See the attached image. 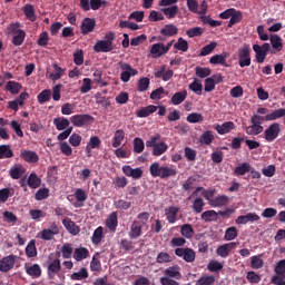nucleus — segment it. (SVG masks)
I'll return each mask as SVG.
<instances>
[{"mask_svg":"<svg viewBox=\"0 0 285 285\" xmlns=\"http://www.w3.org/2000/svg\"><path fill=\"white\" fill-rule=\"evenodd\" d=\"M151 177H159L160 179H168L177 176V168L175 166H161L159 163H154L149 167Z\"/></svg>","mask_w":285,"mask_h":285,"instance_id":"nucleus-1","label":"nucleus"},{"mask_svg":"<svg viewBox=\"0 0 285 285\" xmlns=\"http://www.w3.org/2000/svg\"><path fill=\"white\" fill-rule=\"evenodd\" d=\"M114 41L115 32H108L107 35H105V40H98L95 43V52H112V50H115V47L112 46Z\"/></svg>","mask_w":285,"mask_h":285,"instance_id":"nucleus-2","label":"nucleus"},{"mask_svg":"<svg viewBox=\"0 0 285 285\" xmlns=\"http://www.w3.org/2000/svg\"><path fill=\"white\" fill-rule=\"evenodd\" d=\"M118 66L121 70L120 80L122 83H128V81H130V77H137V75H139V71L132 68L128 62L120 61L118 62Z\"/></svg>","mask_w":285,"mask_h":285,"instance_id":"nucleus-3","label":"nucleus"},{"mask_svg":"<svg viewBox=\"0 0 285 285\" xmlns=\"http://www.w3.org/2000/svg\"><path fill=\"white\" fill-rule=\"evenodd\" d=\"M70 121L76 128H83V126L95 124V117L90 116V114H78L71 116Z\"/></svg>","mask_w":285,"mask_h":285,"instance_id":"nucleus-4","label":"nucleus"},{"mask_svg":"<svg viewBox=\"0 0 285 285\" xmlns=\"http://www.w3.org/2000/svg\"><path fill=\"white\" fill-rule=\"evenodd\" d=\"M250 63V46L245 43L238 49V66L239 68H248Z\"/></svg>","mask_w":285,"mask_h":285,"instance_id":"nucleus-5","label":"nucleus"},{"mask_svg":"<svg viewBox=\"0 0 285 285\" xmlns=\"http://www.w3.org/2000/svg\"><path fill=\"white\" fill-rule=\"evenodd\" d=\"M253 50L256 55L257 63H264V61H266V57H268V52H271V43L265 42L262 46L253 45Z\"/></svg>","mask_w":285,"mask_h":285,"instance_id":"nucleus-6","label":"nucleus"},{"mask_svg":"<svg viewBox=\"0 0 285 285\" xmlns=\"http://www.w3.org/2000/svg\"><path fill=\"white\" fill-rule=\"evenodd\" d=\"M279 132H282V127L279 126L278 122H273L264 131L265 141H267L268 144L275 141V139L279 137Z\"/></svg>","mask_w":285,"mask_h":285,"instance_id":"nucleus-7","label":"nucleus"},{"mask_svg":"<svg viewBox=\"0 0 285 285\" xmlns=\"http://www.w3.org/2000/svg\"><path fill=\"white\" fill-rule=\"evenodd\" d=\"M175 255L177 257H183V259H185L188 264L193 263L195 261L196 254L195 250L193 248H181L178 247L175 249Z\"/></svg>","mask_w":285,"mask_h":285,"instance_id":"nucleus-8","label":"nucleus"},{"mask_svg":"<svg viewBox=\"0 0 285 285\" xmlns=\"http://www.w3.org/2000/svg\"><path fill=\"white\" fill-rule=\"evenodd\" d=\"M95 28H97V21L92 18H85L80 26L81 35H90V32H95Z\"/></svg>","mask_w":285,"mask_h":285,"instance_id":"nucleus-9","label":"nucleus"},{"mask_svg":"<svg viewBox=\"0 0 285 285\" xmlns=\"http://www.w3.org/2000/svg\"><path fill=\"white\" fill-rule=\"evenodd\" d=\"M14 255L4 256L0 259V273H10L14 268Z\"/></svg>","mask_w":285,"mask_h":285,"instance_id":"nucleus-10","label":"nucleus"},{"mask_svg":"<svg viewBox=\"0 0 285 285\" xmlns=\"http://www.w3.org/2000/svg\"><path fill=\"white\" fill-rule=\"evenodd\" d=\"M269 41L272 45L271 55H277V52H282V50H284V42H282V37L277 35H271Z\"/></svg>","mask_w":285,"mask_h":285,"instance_id":"nucleus-11","label":"nucleus"},{"mask_svg":"<svg viewBox=\"0 0 285 285\" xmlns=\"http://www.w3.org/2000/svg\"><path fill=\"white\" fill-rule=\"evenodd\" d=\"M122 173L126 177H132V179H141L144 177V170L141 168L132 169L130 165L122 166Z\"/></svg>","mask_w":285,"mask_h":285,"instance_id":"nucleus-12","label":"nucleus"},{"mask_svg":"<svg viewBox=\"0 0 285 285\" xmlns=\"http://www.w3.org/2000/svg\"><path fill=\"white\" fill-rule=\"evenodd\" d=\"M234 248H237V243H226L218 246V248L216 249V254L219 257H223V259H226V257L230 255V250H234Z\"/></svg>","mask_w":285,"mask_h":285,"instance_id":"nucleus-13","label":"nucleus"},{"mask_svg":"<svg viewBox=\"0 0 285 285\" xmlns=\"http://www.w3.org/2000/svg\"><path fill=\"white\" fill-rule=\"evenodd\" d=\"M230 57V53L223 52L220 55H215L209 59V63H213L214 66H223L224 68H228V63L226 62V59Z\"/></svg>","mask_w":285,"mask_h":285,"instance_id":"nucleus-14","label":"nucleus"},{"mask_svg":"<svg viewBox=\"0 0 285 285\" xmlns=\"http://www.w3.org/2000/svg\"><path fill=\"white\" fill-rule=\"evenodd\" d=\"M253 222H259V215L248 213L247 215L238 216L235 220V223L238 225H246L248 223L253 224Z\"/></svg>","mask_w":285,"mask_h":285,"instance_id":"nucleus-15","label":"nucleus"},{"mask_svg":"<svg viewBox=\"0 0 285 285\" xmlns=\"http://www.w3.org/2000/svg\"><path fill=\"white\" fill-rule=\"evenodd\" d=\"M214 130L218 132V135H228L232 130H235V122L226 121L222 125H215Z\"/></svg>","mask_w":285,"mask_h":285,"instance_id":"nucleus-16","label":"nucleus"},{"mask_svg":"<svg viewBox=\"0 0 285 285\" xmlns=\"http://www.w3.org/2000/svg\"><path fill=\"white\" fill-rule=\"evenodd\" d=\"M106 226L111 230V233H115L117 230V226H119V219L117 212H112L106 219Z\"/></svg>","mask_w":285,"mask_h":285,"instance_id":"nucleus-17","label":"nucleus"},{"mask_svg":"<svg viewBox=\"0 0 285 285\" xmlns=\"http://www.w3.org/2000/svg\"><path fill=\"white\" fill-rule=\"evenodd\" d=\"M20 157L23 161H27V164H37V161H39V155L32 150H22Z\"/></svg>","mask_w":285,"mask_h":285,"instance_id":"nucleus-18","label":"nucleus"},{"mask_svg":"<svg viewBox=\"0 0 285 285\" xmlns=\"http://www.w3.org/2000/svg\"><path fill=\"white\" fill-rule=\"evenodd\" d=\"M62 225L65 226L66 230L70 233V235H79V226H77V224L72 219L65 218L62 220Z\"/></svg>","mask_w":285,"mask_h":285,"instance_id":"nucleus-19","label":"nucleus"},{"mask_svg":"<svg viewBox=\"0 0 285 285\" xmlns=\"http://www.w3.org/2000/svg\"><path fill=\"white\" fill-rule=\"evenodd\" d=\"M179 213V207L170 206L165 209L166 219L169 224H175L177 222V215Z\"/></svg>","mask_w":285,"mask_h":285,"instance_id":"nucleus-20","label":"nucleus"},{"mask_svg":"<svg viewBox=\"0 0 285 285\" xmlns=\"http://www.w3.org/2000/svg\"><path fill=\"white\" fill-rule=\"evenodd\" d=\"M179 32V28H177V26L169 23V24H165L164 28L160 30V35H163V37H175L177 36Z\"/></svg>","mask_w":285,"mask_h":285,"instance_id":"nucleus-21","label":"nucleus"},{"mask_svg":"<svg viewBox=\"0 0 285 285\" xmlns=\"http://www.w3.org/2000/svg\"><path fill=\"white\" fill-rule=\"evenodd\" d=\"M209 205L213 206V208H222V206L228 205V196L222 195L217 196L213 199H209Z\"/></svg>","mask_w":285,"mask_h":285,"instance_id":"nucleus-22","label":"nucleus"},{"mask_svg":"<svg viewBox=\"0 0 285 285\" xmlns=\"http://www.w3.org/2000/svg\"><path fill=\"white\" fill-rule=\"evenodd\" d=\"M90 252L86 247H77L73 252V259L76 262H83V259H88Z\"/></svg>","mask_w":285,"mask_h":285,"instance_id":"nucleus-23","label":"nucleus"},{"mask_svg":"<svg viewBox=\"0 0 285 285\" xmlns=\"http://www.w3.org/2000/svg\"><path fill=\"white\" fill-rule=\"evenodd\" d=\"M59 271H61V261H59L58 258H55L48 265L49 277L52 279V277H55V274L59 273Z\"/></svg>","mask_w":285,"mask_h":285,"instance_id":"nucleus-24","label":"nucleus"},{"mask_svg":"<svg viewBox=\"0 0 285 285\" xmlns=\"http://www.w3.org/2000/svg\"><path fill=\"white\" fill-rule=\"evenodd\" d=\"M187 97H188V91L186 90L177 91L176 94L173 95L170 101L173 106H179L180 104H184V101H186Z\"/></svg>","mask_w":285,"mask_h":285,"instance_id":"nucleus-25","label":"nucleus"},{"mask_svg":"<svg viewBox=\"0 0 285 285\" xmlns=\"http://www.w3.org/2000/svg\"><path fill=\"white\" fill-rule=\"evenodd\" d=\"M124 139H126V132L124 131V129L116 130L114 134L112 144H111L112 148H119Z\"/></svg>","mask_w":285,"mask_h":285,"instance_id":"nucleus-26","label":"nucleus"},{"mask_svg":"<svg viewBox=\"0 0 285 285\" xmlns=\"http://www.w3.org/2000/svg\"><path fill=\"white\" fill-rule=\"evenodd\" d=\"M245 132L252 137H257V135H262V132H264V126L252 124L245 128Z\"/></svg>","mask_w":285,"mask_h":285,"instance_id":"nucleus-27","label":"nucleus"},{"mask_svg":"<svg viewBox=\"0 0 285 285\" xmlns=\"http://www.w3.org/2000/svg\"><path fill=\"white\" fill-rule=\"evenodd\" d=\"M166 277H171V279H181V272L179 266H171L165 269Z\"/></svg>","mask_w":285,"mask_h":285,"instance_id":"nucleus-28","label":"nucleus"},{"mask_svg":"<svg viewBox=\"0 0 285 285\" xmlns=\"http://www.w3.org/2000/svg\"><path fill=\"white\" fill-rule=\"evenodd\" d=\"M23 14L24 17L33 23V21H37V13H35V6L28 3L23 7Z\"/></svg>","mask_w":285,"mask_h":285,"instance_id":"nucleus-29","label":"nucleus"},{"mask_svg":"<svg viewBox=\"0 0 285 285\" xmlns=\"http://www.w3.org/2000/svg\"><path fill=\"white\" fill-rule=\"evenodd\" d=\"M141 228H144L139 223H136L135 220L130 225V230H129V237L130 239H137L141 237Z\"/></svg>","mask_w":285,"mask_h":285,"instance_id":"nucleus-30","label":"nucleus"},{"mask_svg":"<svg viewBox=\"0 0 285 285\" xmlns=\"http://www.w3.org/2000/svg\"><path fill=\"white\" fill-rule=\"evenodd\" d=\"M14 157V151L10 145H0V159H12Z\"/></svg>","mask_w":285,"mask_h":285,"instance_id":"nucleus-31","label":"nucleus"},{"mask_svg":"<svg viewBox=\"0 0 285 285\" xmlns=\"http://www.w3.org/2000/svg\"><path fill=\"white\" fill-rule=\"evenodd\" d=\"M153 112H157V106L149 105V106L144 107L140 110H138L137 117H140V118L150 117V115H153Z\"/></svg>","mask_w":285,"mask_h":285,"instance_id":"nucleus-32","label":"nucleus"},{"mask_svg":"<svg viewBox=\"0 0 285 285\" xmlns=\"http://www.w3.org/2000/svg\"><path fill=\"white\" fill-rule=\"evenodd\" d=\"M104 240V227L99 226L98 228L95 229L94 235L91 237L92 244L95 246H99L101 242Z\"/></svg>","mask_w":285,"mask_h":285,"instance_id":"nucleus-33","label":"nucleus"},{"mask_svg":"<svg viewBox=\"0 0 285 285\" xmlns=\"http://www.w3.org/2000/svg\"><path fill=\"white\" fill-rule=\"evenodd\" d=\"M50 99H52V91L50 89H45L37 96V101L40 105L47 104Z\"/></svg>","mask_w":285,"mask_h":285,"instance_id":"nucleus-34","label":"nucleus"},{"mask_svg":"<svg viewBox=\"0 0 285 285\" xmlns=\"http://www.w3.org/2000/svg\"><path fill=\"white\" fill-rule=\"evenodd\" d=\"M160 12H163L167 19H175V17H177V12H179V7L171 6L168 8H161Z\"/></svg>","mask_w":285,"mask_h":285,"instance_id":"nucleus-35","label":"nucleus"},{"mask_svg":"<svg viewBox=\"0 0 285 285\" xmlns=\"http://www.w3.org/2000/svg\"><path fill=\"white\" fill-rule=\"evenodd\" d=\"M282 117H285L284 108L275 109L271 114L266 115L267 121H276V119H282Z\"/></svg>","mask_w":285,"mask_h":285,"instance_id":"nucleus-36","label":"nucleus"},{"mask_svg":"<svg viewBox=\"0 0 285 285\" xmlns=\"http://www.w3.org/2000/svg\"><path fill=\"white\" fill-rule=\"evenodd\" d=\"M26 273L30 277H41V266L38 264L26 266Z\"/></svg>","mask_w":285,"mask_h":285,"instance_id":"nucleus-37","label":"nucleus"},{"mask_svg":"<svg viewBox=\"0 0 285 285\" xmlns=\"http://www.w3.org/2000/svg\"><path fill=\"white\" fill-rule=\"evenodd\" d=\"M52 67L55 69V72H51L49 75V79H51L52 81H59V79H61V76L65 75L66 71L57 63H53Z\"/></svg>","mask_w":285,"mask_h":285,"instance_id":"nucleus-38","label":"nucleus"},{"mask_svg":"<svg viewBox=\"0 0 285 285\" xmlns=\"http://www.w3.org/2000/svg\"><path fill=\"white\" fill-rule=\"evenodd\" d=\"M21 88V83L17 81H8L6 85V90H8V92H11V95H19Z\"/></svg>","mask_w":285,"mask_h":285,"instance_id":"nucleus-39","label":"nucleus"},{"mask_svg":"<svg viewBox=\"0 0 285 285\" xmlns=\"http://www.w3.org/2000/svg\"><path fill=\"white\" fill-rule=\"evenodd\" d=\"M71 279L75 282H81V279H88V269L86 267H81L79 272H73L71 274Z\"/></svg>","mask_w":285,"mask_h":285,"instance_id":"nucleus-40","label":"nucleus"},{"mask_svg":"<svg viewBox=\"0 0 285 285\" xmlns=\"http://www.w3.org/2000/svg\"><path fill=\"white\" fill-rule=\"evenodd\" d=\"M199 141L205 146H210V144L215 141V135H213V131H204L199 138Z\"/></svg>","mask_w":285,"mask_h":285,"instance_id":"nucleus-41","label":"nucleus"},{"mask_svg":"<svg viewBox=\"0 0 285 285\" xmlns=\"http://www.w3.org/2000/svg\"><path fill=\"white\" fill-rule=\"evenodd\" d=\"M180 234L186 239H190L195 235V229H193V225L185 224L180 227Z\"/></svg>","mask_w":285,"mask_h":285,"instance_id":"nucleus-42","label":"nucleus"},{"mask_svg":"<svg viewBox=\"0 0 285 285\" xmlns=\"http://www.w3.org/2000/svg\"><path fill=\"white\" fill-rule=\"evenodd\" d=\"M219 214L213 209L206 210L202 214V219L204 222H217Z\"/></svg>","mask_w":285,"mask_h":285,"instance_id":"nucleus-43","label":"nucleus"},{"mask_svg":"<svg viewBox=\"0 0 285 285\" xmlns=\"http://www.w3.org/2000/svg\"><path fill=\"white\" fill-rule=\"evenodd\" d=\"M150 53L154 57H164L166 55V51H164V43L158 42L151 46Z\"/></svg>","mask_w":285,"mask_h":285,"instance_id":"nucleus-44","label":"nucleus"},{"mask_svg":"<svg viewBox=\"0 0 285 285\" xmlns=\"http://www.w3.org/2000/svg\"><path fill=\"white\" fill-rule=\"evenodd\" d=\"M27 184L30 188H39L41 186V178L37 174L32 173L29 175Z\"/></svg>","mask_w":285,"mask_h":285,"instance_id":"nucleus-45","label":"nucleus"},{"mask_svg":"<svg viewBox=\"0 0 285 285\" xmlns=\"http://www.w3.org/2000/svg\"><path fill=\"white\" fill-rule=\"evenodd\" d=\"M53 124L57 130H66L70 126V120L68 118H55Z\"/></svg>","mask_w":285,"mask_h":285,"instance_id":"nucleus-46","label":"nucleus"},{"mask_svg":"<svg viewBox=\"0 0 285 285\" xmlns=\"http://www.w3.org/2000/svg\"><path fill=\"white\" fill-rule=\"evenodd\" d=\"M213 71L210 70V68H206V67H196L195 68V75L196 77H199V79H206V77H210V73Z\"/></svg>","mask_w":285,"mask_h":285,"instance_id":"nucleus-47","label":"nucleus"},{"mask_svg":"<svg viewBox=\"0 0 285 285\" xmlns=\"http://www.w3.org/2000/svg\"><path fill=\"white\" fill-rule=\"evenodd\" d=\"M145 148H146V145L144 144V139L141 138L134 139V153H136V155H141Z\"/></svg>","mask_w":285,"mask_h":285,"instance_id":"nucleus-48","label":"nucleus"},{"mask_svg":"<svg viewBox=\"0 0 285 285\" xmlns=\"http://www.w3.org/2000/svg\"><path fill=\"white\" fill-rule=\"evenodd\" d=\"M148 219H150V214L147 212H142L137 216V219L134 222L144 228V226L148 224Z\"/></svg>","mask_w":285,"mask_h":285,"instance_id":"nucleus-49","label":"nucleus"},{"mask_svg":"<svg viewBox=\"0 0 285 285\" xmlns=\"http://www.w3.org/2000/svg\"><path fill=\"white\" fill-rule=\"evenodd\" d=\"M168 150V145L166 142H159L154 149H153V155L154 157H161L164 153Z\"/></svg>","mask_w":285,"mask_h":285,"instance_id":"nucleus-50","label":"nucleus"},{"mask_svg":"<svg viewBox=\"0 0 285 285\" xmlns=\"http://www.w3.org/2000/svg\"><path fill=\"white\" fill-rule=\"evenodd\" d=\"M242 19H243L242 11L235 10V12H233L230 16L228 28H233V26H236V23H239Z\"/></svg>","mask_w":285,"mask_h":285,"instance_id":"nucleus-51","label":"nucleus"},{"mask_svg":"<svg viewBox=\"0 0 285 285\" xmlns=\"http://www.w3.org/2000/svg\"><path fill=\"white\" fill-rule=\"evenodd\" d=\"M23 173H24V169L21 166H14L9 170V175L11 179H20Z\"/></svg>","mask_w":285,"mask_h":285,"instance_id":"nucleus-52","label":"nucleus"},{"mask_svg":"<svg viewBox=\"0 0 285 285\" xmlns=\"http://www.w3.org/2000/svg\"><path fill=\"white\" fill-rule=\"evenodd\" d=\"M156 262L157 264H168L173 262V257L166 252H160L156 257Z\"/></svg>","mask_w":285,"mask_h":285,"instance_id":"nucleus-53","label":"nucleus"},{"mask_svg":"<svg viewBox=\"0 0 285 285\" xmlns=\"http://www.w3.org/2000/svg\"><path fill=\"white\" fill-rule=\"evenodd\" d=\"M188 124H202L204 121V115L198 112H191L187 116Z\"/></svg>","mask_w":285,"mask_h":285,"instance_id":"nucleus-54","label":"nucleus"},{"mask_svg":"<svg viewBox=\"0 0 285 285\" xmlns=\"http://www.w3.org/2000/svg\"><path fill=\"white\" fill-rule=\"evenodd\" d=\"M235 175L244 176L246 173H250V164L243 163L240 166H237L234 170Z\"/></svg>","mask_w":285,"mask_h":285,"instance_id":"nucleus-55","label":"nucleus"},{"mask_svg":"<svg viewBox=\"0 0 285 285\" xmlns=\"http://www.w3.org/2000/svg\"><path fill=\"white\" fill-rule=\"evenodd\" d=\"M187 37H189V39H193L194 37H202V35H204V28L202 27H194L190 28L186 31Z\"/></svg>","mask_w":285,"mask_h":285,"instance_id":"nucleus-56","label":"nucleus"},{"mask_svg":"<svg viewBox=\"0 0 285 285\" xmlns=\"http://www.w3.org/2000/svg\"><path fill=\"white\" fill-rule=\"evenodd\" d=\"M217 48V42L213 41L209 45H206L205 47L202 48L200 50V57H208Z\"/></svg>","mask_w":285,"mask_h":285,"instance_id":"nucleus-57","label":"nucleus"},{"mask_svg":"<svg viewBox=\"0 0 285 285\" xmlns=\"http://www.w3.org/2000/svg\"><path fill=\"white\" fill-rule=\"evenodd\" d=\"M9 35H19V32H24L21 29V22H11L7 28Z\"/></svg>","mask_w":285,"mask_h":285,"instance_id":"nucleus-58","label":"nucleus"},{"mask_svg":"<svg viewBox=\"0 0 285 285\" xmlns=\"http://www.w3.org/2000/svg\"><path fill=\"white\" fill-rule=\"evenodd\" d=\"M174 48L180 52H188V41L184 38H179L178 41L174 45Z\"/></svg>","mask_w":285,"mask_h":285,"instance_id":"nucleus-59","label":"nucleus"},{"mask_svg":"<svg viewBox=\"0 0 285 285\" xmlns=\"http://www.w3.org/2000/svg\"><path fill=\"white\" fill-rule=\"evenodd\" d=\"M23 41H26V31H19L12 38L13 46H23Z\"/></svg>","mask_w":285,"mask_h":285,"instance_id":"nucleus-60","label":"nucleus"},{"mask_svg":"<svg viewBox=\"0 0 285 285\" xmlns=\"http://www.w3.org/2000/svg\"><path fill=\"white\" fill-rule=\"evenodd\" d=\"M115 208L118 210H128L132 206V203L125 200V199H119L114 203Z\"/></svg>","mask_w":285,"mask_h":285,"instance_id":"nucleus-61","label":"nucleus"},{"mask_svg":"<svg viewBox=\"0 0 285 285\" xmlns=\"http://www.w3.org/2000/svg\"><path fill=\"white\" fill-rule=\"evenodd\" d=\"M27 257H37V245L35 240H30V243L26 247Z\"/></svg>","mask_w":285,"mask_h":285,"instance_id":"nucleus-62","label":"nucleus"},{"mask_svg":"<svg viewBox=\"0 0 285 285\" xmlns=\"http://www.w3.org/2000/svg\"><path fill=\"white\" fill-rule=\"evenodd\" d=\"M204 206H205L204 198L202 197L196 198L193 204L194 213H197V214L202 213L204 210Z\"/></svg>","mask_w":285,"mask_h":285,"instance_id":"nucleus-63","label":"nucleus"},{"mask_svg":"<svg viewBox=\"0 0 285 285\" xmlns=\"http://www.w3.org/2000/svg\"><path fill=\"white\" fill-rule=\"evenodd\" d=\"M237 237V227H228L225 232L226 242H233Z\"/></svg>","mask_w":285,"mask_h":285,"instance_id":"nucleus-64","label":"nucleus"}]
</instances>
